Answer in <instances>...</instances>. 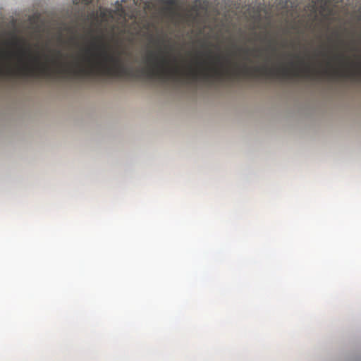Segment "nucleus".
Listing matches in <instances>:
<instances>
[{
    "label": "nucleus",
    "instance_id": "nucleus-1",
    "mask_svg": "<svg viewBox=\"0 0 361 361\" xmlns=\"http://www.w3.org/2000/svg\"><path fill=\"white\" fill-rule=\"evenodd\" d=\"M94 47L96 46L94 44ZM98 49H102L101 54H93L90 48L85 50V56L82 61L87 65L76 63L75 68L64 66L58 61V58L51 59L53 64L57 65V68L54 71L47 63H42L39 52L33 55L30 48L20 49V59L23 57L28 58L29 63H26L17 71L13 69H1V75H20L25 77H51L54 73L57 74L73 75L76 77H90L93 75H106L110 77H130L133 76V71L131 66H128L121 61L120 52L117 55L109 54L105 50V46L102 44Z\"/></svg>",
    "mask_w": 361,
    "mask_h": 361
},
{
    "label": "nucleus",
    "instance_id": "nucleus-2",
    "mask_svg": "<svg viewBox=\"0 0 361 361\" xmlns=\"http://www.w3.org/2000/svg\"><path fill=\"white\" fill-rule=\"evenodd\" d=\"M214 59H216V63L220 65L219 68L218 66H207L196 69V68L190 66L187 71H183L176 65V58L170 61L166 55H157L154 52H149L147 56V63L149 66L147 73L150 77H157L164 80L185 78L192 81L200 80L210 81L221 80L226 78H237L240 75H262L287 77L290 75H299L300 71L298 69L290 71L287 68L274 69V68H268L266 65L263 66L243 65L231 69V68H224V65L221 63V55H217Z\"/></svg>",
    "mask_w": 361,
    "mask_h": 361
},
{
    "label": "nucleus",
    "instance_id": "nucleus-3",
    "mask_svg": "<svg viewBox=\"0 0 361 361\" xmlns=\"http://www.w3.org/2000/svg\"><path fill=\"white\" fill-rule=\"evenodd\" d=\"M295 58L298 59L299 64L305 66L301 69V71L306 76L323 77L333 75L334 77H336L338 75V54L335 51L334 56V63L332 66L329 51L323 45L320 46L314 52V66L310 63H306L305 58L300 55H295Z\"/></svg>",
    "mask_w": 361,
    "mask_h": 361
},
{
    "label": "nucleus",
    "instance_id": "nucleus-4",
    "mask_svg": "<svg viewBox=\"0 0 361 361\" xmlns=\"http://www.w3.org/2000/svg\"><path fill=\"white\" fill-rule=\"evenodd\" d=\"M352 75L354 77H361V62L360 61L355 63V68L352 71Z\"/></svg>",
    "mask_w": 361,
    "mask_h": 361
},
{
    "label": "nucleus",
    "instance_id": "nucleus-5",
    "mask_svg": "<svg viewBox=\"0 0 361 361\" xmlns=\"http://www.w3.org/2000/svg\"><path fill=\"white\" fill-rule=\"evenodd\" d=\"M341 45H342V40L340 38V48H341ZM339 57H340V79L341 78L343 74H342V66H343V54L341 52V49H340V54H339Z\"/></svg>",
    "mask_w": 361,
    "mask_h": 361
},
{
    "label": "nucleus",
    "instance_id": "nucleus-6",
    "mask_svg": "<svg viewBox=\"0 0 361 361\" xmlns=\"http://www.w3.org/2000/svg\"><path fill=\"white\" fill-rule=\"evenodd\" d=\"M321 10L319 11V13H323L326 11V9L328 8V2L326 0H322L321 5L319 6Z\"/></svg>",
    "mask_w": 361,
    "mask_h": 361
},
{
    "label": "nucleus",
    "instance_id": "nucleus-7",
    "mask_svg": "<svg viewBox=\"0 0 361 361\" xmlns=\"http://www.w3.org/2000/svg\"><path fill=\"white\" fill-rule=\"evenodd\" d=\"M312 11H314V13H317V11H318V7L319 6L316 4V2H314V4L312 5Z\"/></svg>",
    "mask_w": 361,
    "mask_h": 361
},
{
    "label": "nucleus",
    "instance_id": "nucleus-8",
    "mask_svg": "<svg viewBox=\"0 0 361 361\" xmlns=\"http://www.w3.org/2000/svg\"><path fill=\"white\" fill-rule=\"evenodd\" d=\"M358 20L361 21V8L358 10Z\"/></svg>",
    "mask_w": 361,
    "mask_h": 361
},
{
    "label": "nucleus",
    "instance_id": "nucleus-9",
    "mask_svg": "<svg viewBox=\"0 0 361 361\" xmlns=\"http://www.w3.org/2000/svg\"><path fill=\"white\" fill-rule=\"evenodd\" d=\"M243 51L245 54H248V53H250L251 49H247V48L246 49H243Z\"/></svg>",
    "mask_w": 361,
    "mask_h": 361
},
{
    "label": "nucleus",
    "instance_id": "nucleus-10",
    "mask_svg": "<svg viewBox=\"0 0 361 361\" xmlns=\"http://www.w3.org/2000/svg\"><path fill=\"white\" fill-rule=\"evenodd\" d=\"M197 64H198L199 66H201L202 67V65H203L204 63H203L202 62H199Z\"/></svg>",
    "mask_w": 361,
    "mask_h": 361
},
{
    "label": "nucleus",
    "instance_id": "nucleus-11",
    "mask_svg": "<svg viewBox=\"0 0 361 361\" xmlns=\"http://www.w3.org/2000/svg\"><path fill=\"white\" fill-rule=\"evenodd\" d=\"M57 56H61V54L60 51H57Z\"/></svg>",
    "mask_w": 361,
    "mask_h": 361
},
{
    "label": "nucleus",
    "instance_id": "nucleus-12",
    "mask_svg": "<svg viewBox=\"0 0 361 361\" xmlns=\"http://www.w3.org/2000/svg\"><path fill=\"white\" fill-rule=\"evenodd\" d=\"M252 51H258V49H252Z\"/></svg>",
    "mask_w": 361,
    "mask_h": 361
},
{
    "label": "nucleus",
    "instance_id": "nucleus-13",
    "mask_svg": "<svg viewBox=\"0 0 361 361\" xmlns=\"http://www.w3.org/2000/svg\"><path fill=\"white\" fill-rule=\"evenodd\" d=\"M0 53H1V54H5V52H3V51H0Z\"/></svg>",
    "mask_w": 361,
    "mask_h": 361
}]
</instances>
